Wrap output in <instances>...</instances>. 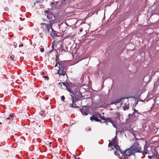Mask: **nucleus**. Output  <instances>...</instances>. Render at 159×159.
<instances>
[{
  "mask_svg": "<svg viewBox=\"0 0 159 159\" xmlns=\"http://www.w3.org/2000/svg\"><path fill=\"white\" fill-rule=\"evenodd\" d=\"M141 148L139 146V144L136 142L129 148L123 152V155L120 159H129V157L135 154L136 152H141Z\"/></svg>",
  "mask_w": 159,
  "mask_h": 159,
  "instance_id": "f257e3e1",
  "label": "nucleus"
},
{
  "mask_svg": "<svg viewBox=\"0 0 159 159\" xmlns=\"http://www.w3.org/2000/svg\"><path fill=\"white\" fill-rule=\"evenodd\" d=\"M59 65V69L57 70V74L59 75L64 76L66 74V71L68 68L66 62L65 61H58L57 62ZM67 77V75H66Z\"/></svg>",
  "mask_w": 159,
  "mask_h": 159,
  "instance_id": "f03ea898",
  "label": "nucleus"
},
{
  "mask_svg": "<svg viewBox=\"0 0 159 159\" xmlns=\"http://www.w3.org/2000/svg\"><path fill=\"white\" fill-rule=\"evenodd\" d=\"M49 24L46 23H41L40 25L41 27L42 28L43 32L46 34H48L49 32L50 29L51 30L52 28V26L53 24V21L52 20H49Z\"/></svg>",
  "mask_w": 159,
  "mask_h": 159,
  "instance_id": "7ed1b4c3",
  "label": "nucleus"
},
{
  "mask_svg": "<svg viewBox=\"0 0 159 159\" xmlns=\"http://www.w3.org/2000/svg\"><path fill=\"white\" fill-rule=\"evenodd\" d=\"M70 95L71 97V99L72 100V103L69 104V106L70 107L77 108L78 107L76 106L75 102L80 100V98L75 96H73L72 94Z\"/></svg>",
  "mask_w": 159,
  "mask_h": 159,
  "instance_id": "20e7f679",
  "label": "nucleus"
},
{
  "mask_svg": "<svg viewBox=\"0 0 159 159\" xmlns=\"http://www.w3.org/2000/svg\"><path fill=\"white\" fill-rule=\"evenodd\" d=\"M80 111L83 115H87L89 113V110L86 107H83L80 109Z\"/></svg>",
  "mask_w": 159,
  "mask_h": 159,
  "instance_id": "39448f33",
  "label": "nucleus"
},
{
  "mask_svg": "<svg viewBox=\"0 0 159 159\" xmlns=\"http://www.w3.org/2000/svg\"><path fill=\"white\" fill-rule=\"evenodd\" d=\"M50 35L53 39H55L56 37H58L60 36L59 35L57 34V32L55 31L53 28L52 29L50 33Z\"/></svg>",
  "mask_w": 159,
  "mask_h": 159,
  "instance_id": "423d86ee",
  "label": "nucleus"
},
{
  "mask_svg": "<svg viewBox=\"0 0 159 159\" xmlns=\"http://www.w3.org/2000/svg\"><path fill=\"white\" fill-rule=\"evenodd\" d=\"M90 120L92 121L95 120L97 122H101V120L98 119L97 117H96L95 115H93L91 117H90Z\"/></svg>",
  "mask_w": 159,
  "mask_h": 159,
  "instance_id": "0eeeda50",
  "label": "nucleus"
},
{
  "mask_svg": "<svg viewBox=\"0 0 159 159\" xmlns=\"http://www.w3.org/2000/svg\"><path fill=\"white\" fill-rule=\"evenodd\" d=\"M112 141L111 142L112 143V145H115L116 144H118V142L117 140V137L116 135L115 137L113 138L111 140Z\"/></svg>",
  "mask_w": 159,
  "mask_h": 159,
  "instance_id": "6e6552de",
  "label": "nucleus"
},
{
  "mask_svg": "<svg viewBox=\"0 0 159 159\" xmlns=\"http://www.w3.org/2000/svg\"><path fill=\"white\" fill-rule=\"evenodd\" d=\"M113 146L116 148V149L117 150H119L120 152L123 154V151H122V150L120 149V146L117 144H116L115 145H114Z\"/></svg>",
  "mask_w": 159,
  "mask_h": 159,
  "instance_id": "1a4fd4ad",
  "label": "nucleus"
},
{
  "mask_svg": "<svg viewBox=\"0 0 159 159\" xmlns=\"http://www.w3.org/2000/svg\"><path fill=\"white\" fill-rule=\"evenodd\" d=\"M159 157V155H155L151 156H148V158H152V159H157Z\"/></svg>",
  "mask_w": 159,
  "mask_h": 159,
  "instance_id": "9d476101",
  "label": "nucleus"
},
{
  "mask_svg": "<svg viewBox=\"0 0 159 159\" xmlns=\"http://www.w3.org/2000/svg\"><path fill=\"white\" fill-rule=\"evenodd\" d=\"M67 89L70 93H71L73 95H74V96H75V92L72 89L68 87H67Z\"/></svg>",
  "mask_w": 159,
  "mask_h": 159,
  "instance_id": "9b49d317",
  "label": "nucleus"
},
{
  "mask_svg": "<svg viewBox=\"0 0 159 159\" xmlns=\"http://www.w3.org/2000/svg\"><path fill=\"white\" fill-rule=\"evenodd\" d=\"M97 117L100 118L102 120H105V117H104L103 116H101L100 114H99L98 113L97 114Z\"/></svg>",
  "mask_w": 159,
  "mask_h": 159,
  "instance_id": "f8f14e48",
  "label": "nucleus"
},
{
  "mask_svg": "<svg viewBox=\"0 0 159 159\" xmlns=\"http://www.w3.org/2000/svg\"><path fill=\"white\" fill-rule=\"evenodd\" d=\"M104 120L107 122H110L111 123L112 121L111 118L109 117H107L106 118H105V120Z\"/></svg>",
  "mask_w": 159,
  "mask_h": 159,
  "instance_id": "ddd939ff",
  "label": "nucleus"
},
{
  "mask_svg": "<svg viewBox=\"0 0 159 159\" xmlns=\"http://www.w3.org/2000/svg\"><path fill=\"white\" fill-rule=\"evenodd\" d=\"M116 118L117 119H120V116H121L119 112H116Z\"/></svg>",
  "mask_w": 159,
  "mask_h": 159,
  "instance_id": "4468645a",
  "label": "nucleus"
},
{
  "mask_svg": "<svg viewBox=\"0 0 159 159\" xmlns=\"http://www.w3.org/2000/svg\"><path fill=\"white\" fill-rule=\"evenodd\" d=\"M15 56L13 55L11 56L10 57V59L13 61H15Z\"/></svg>",
  "mask_w": 159,
  "mask_h": 159,
  "instance_id": "2eb2a0df",
  "label": "nucleus"
},
{
  "mask_svg": "<svg viewBox=\"0 0 159 159\" xmlns=\"http://www.w3.org/2000/svg\"><path fill=\"white\" fill-rule=\"evenodd\" d=\"M47 18L49 19H52V14H48L47 15Z\"/></svg>",
  "mask_w": 159,
  "mask_h": 159,
  "instance_id": "dca6fc26",
  "label": "nucleus"
},
{
  "mask_svg": "<svg viewBox=\"0 0 159 159\" xmlns=\"http://www.w3.org/2000/svg\"><path fill=\"white\" fill-rule=\"evenodd\" d=\"M58 57H57V56H56V59L55 60V61H56V64L55 65V66H57V64H58L57 63L58 61H58Z\"/></svg>",
  "mask_w": 159,
  "mask_h": 159,
  "instance_id": "f3484780",
  "label": "nucleus"
},
{
  "mask_svg": "<svg viewBox=\"0 0 159 159\" xmlns=\"http://www.w3.org/2000/svg\"><path fill=\"white\" fill-rule=\"evenodd\" d=\"M111 123L112 124L114 128H117V127L116 125V124L115 123H114L113 122V121H112V122Z\"/></svg>",
  "mask_w": 159,
  "mask_h": 159,
  "instance_id": "a211bd4d",
  "label": "nucleus"
},
{
  "mask_svg": "<svg viewBox=\"0 0 159 159\" xmlns=\"http://www.w3.org/2000/svg\"><path fill=\"white\" fill-rule=\"evenodd\" d=\"M62 84L66 86V88L67 87V86L66 85L65 83L62 82V83H59L58 84L59 85V86H60V85H62Z\"/></svg>",
  "mask_w": 159,
  "mask_h": 159,
  "instance_id": "6ab92c4d",
  "label": "nucleus"
},
{
  "mask_svg": "<svg viewBox=\"0 0 159 159\" xmlns=\"http://www.w3.org/2000/svg\"><path fill=\"white\" fill-rule=\"evenodd\" d=\"M129 107L128 105H127V106H125L124 107V110H126V109H128L129 108Z\"/></svg>",
  "mask_w": 159,
  "mask_h": 159,
  "instance_id": "aec40b11",
  "label": "nucleus"
},
{
  "mask_svg": "<svg viewBox=\"0 0 159 159\" xmlns=\"http://www.w3.org/2000/svg\"><path fill=\"white\" fill-rule=\"evenodd\" d=\"M61 101H64V100L65 99V97L63 95V96H61Z\"/></svg>",
  "mask_w": 159,
  "mask_h": 159,
  "instance_id": "412c9836",
  "label": "nucleus"
},
{
  "mask_svg": "<svg viewBox=\"0 0 159 159\" xmlns=\"http://www.w3.org/2000/svg\"><path fill=\"white\" fill-rule=\"evenodd\" d=\"M112 145V143L111 142H110L108 144V147H111Z\"/></svg>",
  "mask_w": 159,
  "mask_h": 159,
  "instance_id": "4be33fe9",
  "label": "nucleus"
},
{
  "mask_svg": "<svg viewBox=\"0 0 159 159\" xmlns=\"http://www.w3.org/2000/svg\"><path fill=\"white\" fill-rule=\"evenodd\" d=\"M114 154H115L116 156H118L119 155V154L118 153V152L117 151H115L114 152Z\"/></svg>",
  "mask_w": 159,
  "mask_h": 159,
  "instance_id": "5701e85b",
  "label": "nucleus"
},
{
  "mask_svg": "<svg viewBox=\"0 0 159 159\" xmlns=\"http://www.w3.org/2000/svg\"><path fill=\"white\" fill-rule=\"evenodd\" d=\"M43 78H46V79H49L48 77V76H43Z\"/></svg>",
  "mask_w": 159,
  "mask_h": 159,
  "instance_id": "b1692460",
  "label": "nucleus"
},
{
  "mask_svg": "<svg viewBox=\"0 0 159 159\" xmlns=\"http://www.w3.org/2000/svg\"><path fill=\"white\" fill-rule=\"evenodd\" d=\"M40 50L41 52H43L44 51V49L43 48H41L40 49Z\"/></svg>",
  "mask_w": 159,
  "mask_h": 159,
  "instance_id": "393cba45",
  "label": "nucleus"
},
{
  "mask_svg": "<svg viewBox=\"0 0 159 159\" xmlns=\"http://www.w3.org/2000/svg\"><path fill=\"white\" fill-rule=\"evenodd\" d=\"M23 46V44L21 43L19 45V47H22Z\"/></svg>",
  "mask_w": 159,
  "mask_h": 159,
  "instance_id": "a878e982",
  "label": "nucleus"
},
{
  "mask_svg": "<svg viewBox=\"0 0 159 159\" xmlns=\"http://www.w3.org/2000/svg\"><path fill=\"white\" fill-rule=\"evenodd\" d=\"M133 110L134 111V112L132 114V115H133L134 114V112H135L136 111H137L135 109H133Z\"/></svg>",
  "mask_w": 159,
  "mask_h": 159,
  "instance_id": "bb28decb",
  "label": "nucleus"
},
{
  "mask_svg": "<svg viewBox=\"0 0 159 159\" xmlns=\"http://www.w3.org/2000/svg\"><path fill=\"white\" fill-rule=\"evenodd\" d=\"M144 150H145L147 149V147H146V146L145 145V146H144Z\"/></svg>",
  "mask_w": 159,
  "mask_h": 159,
  "instance_id": "cd10ccee",
  "label": "nucleus"
},
{
  "mask_svg": "<svg viewBox=\"0 0 159 159\" xmlns=\"http://www.w3.org/2000/svg\"><path fill=\"white\" fill-rule=\"evenodd\" d=\"M144 153L146 154L148 153L146 151V150H144V152H143V153Z\"/></svg>",
  "mask_w": 159,
  "mask_h": 159,
  "instance_id": "c85d7f7f",
  "label": "nucleus"
},
{
  "mask_svg": "<svg viewBox=\"0 0 159 159\" xmlns=\"http://www.w3.org/2000/svg\"><path fill=\"white\" fill-rule=\"evenodd\" d=\"M54 46H55V45L53 44H52V47L53 48V49H54Z\"/></svg>",
  "mask_w": 159,
  "mask_h": 159,
  "instance_id": "c756f323",
  "label": "nucleus"
},
{
  "mask_svg": "<svg viewBox=\"0 0 159 159\" xmlns=\"http://www.w3.org/2000/svg\"><path fill=\"white\" fill-rule=\"evenodd\" d=\"M45 74V73L44 72H42V75H44Z\"/></svg>",
  "mask_w": 159,
  "mask_h": 159,
  "instance_id": "7c9ffc66",
  "label": "nucleus"
},
{
  "mask_svg": "<svg viewBox=\"0 0 159 159\" xmlns=\"http://www.w3.org/2000/svg\"><path fill=\"white\" fill-rule=\"evenodd\" d=\"M13 116V115H10V117L11 118H12V117Z\"/></svg>",
  "mask_w": 159,
  "mask_h": 159,
  "instance_id": "2f4dec72",
  "label": "nucleus"
},
{
  "mask_svg": "<svg viewBox=\"0 0 159 159\" xmlns=\"http://www.w3.org/2000/svg\"><path fill=\"white\" fill-rule=\"evenodd\" d=\"M11 118L10 117H7V120H10Z\"/></svg>",
  "mask_w": 159,
  "mask_h": 159,
  "instance_id": "473e14b6",
  "label": "nucleus"
},
{
  "mask_svg": "<svg viewBox=\"0 0 159 159\" xmlns=\"http://www.w3.org/2000/svg\"><path fill=\"white\" fill-rule=\"evenodd\" d=\"M105 122L107 125H108V124L107 123L108 122H107L105 121L104 122Z\"/></svg>",
  "mask_w": 159,
  "mask_h": 159,
  "instance_id": "72a5a7b5",
  "label": "nucleus"
},
{
  "mask_svg": "<svg viewBox=\"0 0 159 159\" xmlns=\"http://www.w3.org/2000/svg\"><path fill=\"white\" fill-rule=\"evenodd\" d=\"M91 128H89L88 129V130L89 131H90L91 130Z\"/></svg>",
  "mask_w": 159,
  "mask_h": 159,
  "instance_id": "f704fd0d",
  "label": "nucleus"
},
{
  "mask_svg": "<svg viewBox=\"0 0 159 159\" xmlns=\"http://www.w3.org/2000/svg\"><path fill=\"white\" fill-rule=\"evenodd\" d=\"M83 30V29H81L80 30V31L81 32Z\"/></svg>",
  "mask_w": 159,
  "mask_h": 159,
  "instance_id": "c9c22d12",
  "label": "nucleus"
},
{
  "mask_svg": "<svg viewBox=\"0 0 159 159\" xmlns=\"http://www.w3.org/2000/svg\"><path fill=\"white\" fill-rule=\"evenodd\" d=\"M112 149L113 150H114V148H112Z\"/></svg>",
  "mask_w": 159,
  "mask_h": 159,
  "instance_id": "e433bc0d",
  "label": "nucleus"
},
{
  "mask_svg": "<svg viewBox=\"0 0 159 159\" xmlns=\"http://www.w3.org/2000/svg\"><path fill=\"white\" fill-rule=\"evenodd\" d=\"M2 124V122H0V125H1V124Z\"/></svg>",
  "mask_w": 159,
  "mask_h": 159,
  "instance_id": "4c0bfd02",
  "label": "nucleus"
},
{
  "mask_svg": "<svg viewBox=\"0 0 159 159\" xmlns=\"http://www.w3.org/2000/svg\"><path fill=\"white\" fill-rule=\"evenodd\" d=\"M49 144H51V142H50Z\"/></svg>",
  "mask_w": 159,
  "mask_h": 159,
  "instance_id": "58836bf2",
  "label": "nucleus"
},
{
  "mask_svg": "<svg viewBox=\"0 0 159 159\" xmlns=\"http://www.w3.org/2000/svg\"><path fill=\"white\" fill-rule=\"evenodd\" d=\"M77 159H80L79 157H78Z\"/></svg>",
  "mask_w": 159,
  "mask_h": 159,
  "instance_id": "ea45409f",
  "label": "nucleus"
},
{
  "mask_svg": "<svg viewBox=\"0 0 159 159\" xmlns=\"http://www.w3.org/2000/svg\"><path fill=\"white\" fill-rule=\"evenodd\" d=\"M79 93L80 94V95H81V94H80V93Z\"/></svg>",
  "mask_w": 159,
  "mask_h": 159,
  "instance_id": "a19ab883",
  "label": "nucleus"
},
{
  "mask_svg": "<svg viewBox=\"0 0 159 159\" xmlns=\"http://www.w3.org/2000/svg\"><path fill=\"white\" fill-rule=\"evenodd\" d=\"M133 135H134V136H135L134 134L133 133Z\"/></svg>",
  "mask_w": 159,
  "mask_h": 159,
  "instance_id": "79ce46f5",
  "label": "nucleus"
},
{
  "mask_svg": "<svg viewBox=\"0 0 159 159\" xmlns=\"http://www.w3.org/2000/svg\"><path fill=\"white\" fill-rule=\"evenodd\" d=\"M150 158V159H152V158Z\"/></svg>",
  "mask_w": 159,
  "mask_h": 159,
  "instance_id": "37998d69",
  "label": "nucleus"
},
{
  "mask_svg": "<svg viewBox=\"0 0 159 159\" xmlns=\"http://www.w3.org/2000/svg\"><path fill=\"white\" fill-rule=\"evenodd\" d=\"M76 158V157L75 156V158Z\"/></svg>",
  "mask_w": 159,
  "mask_h": 159,
  "instance_id": "c03bdc74",
  "label": "nucleus"
},
{
  "mask_svg": "<svg viewBox=\"0 0 159 159\" xmlns=\"http://www.w3.org/2000/svg\"><path fill=\"white\" fill-rule=\"evenodd\" d=\"M137 103H138V102H136V104Z\"/></svg>",
  "mask_w": 159,
  "mask_h": 159,
  "instance_id": "a18cd8bd",
  "label": "nucleus"
},
{
  "mask_svg": "<svg viewBox=\"0 0 159 159\" xmlns=\"http://www.w3.org/2000/svg\"><path fill=\"white\" fill-rule=\"evenodd\" d=\"M157 159H159V157H158V158H157Z\"/></svg>",
  "mask_w": 159,
  "mask_h": 159,
  "instance_id": "49530a36",
  "label": "nucleus"
},
{
  "mask_svg": "<svg viewBox=\"0 0 159 159\" xmlns=\"http://www.w3.org/2000/svg\"><path fill=\"white\" fill-rule=\"evenodd\" d=\"M63 49H62L61 51H63Z\"/></svg>",
  "mask_w": 159,
  "mask_h": 159,
  "instance_id": "de8ad7c7",
  "label": "nucleus"
},
{
  "mask_svg": "<svg viewBox=\"0 0 159 159\" xmlns=\"http://www.w3.org/2000/svg\"><path fill=\"white\" fill-rule=\"evenodd\" d=\"M41 116H42V114H41Z\"/></svg>",
  "mask_w": 159,
  "mask_h": 159,
  "instance_id": "09e8293b",
  "label": "nucleus"
},
{
  "mask_svg": "<svg viewBox=\"0 0 159 159\" xmlns=\"http://www.w3.org/2000/svg\"><path fill=\"white\" fill-rule=\"evenodd\" d=\"M134 159H135V158H134Z\"/></svg>",
  "mask_w": 159,
  "mask_h": 159,
  "instance_id": "8fccbe9b",
  "label": "nucleus"
}]
</instances>
